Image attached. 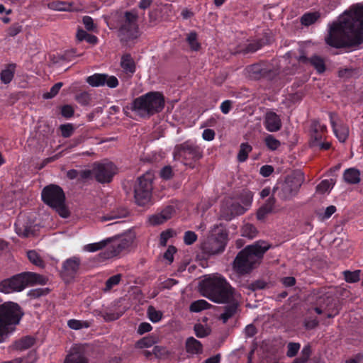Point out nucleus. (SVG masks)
Here are the masks:
<instances>
[{
	"label": "nucleus",
	"instance_id": "f257e3e1",
	"mask_svg": "<svg viewBox=\"0 0 363 363\" xmlns=\"http://www.w3.org/2000/svg\"><path fill=\"white\" fill-rule=\"evenodd\" d=\"M327 45L335 48H357L363 43V5L357 4L328 25L325 38Z\"/></svg>",
	"mask_w": 363,
	"mask_h": 363
},
{
	"label": "nucleus",
	"instance_id": "f03ea898",
	"mask_svg": "<svg viewBox=\"0 0 363 363\" xmlns=\"http://www.w3.org/2000/svg\"><path fill=\"white\" fill-rule=\"evenodd\" d=\"M200 287L201 294L215 303H225L240 298V294L219 274L206 277Z\"/></svg>",
	"mask_w": 363,
	"mask_h": 363
},
{
	"label": "nucleus",
	"instance_id": "7ed1b4c3",
	"mask_svg": "<svg viewBox=\"0 0 363 363\" xmlns=\"http://www.w3.org/2000/svg\"><path fill=\"white\" fill-rule=\"evenodd\" d=\"M136 234L129 230L121 236L110 238L98 242L88 244L83 250L89 252H94L102 250L99 256L101 259H108L118 256L124 250H128L135 242Z\"/></svg>",
	"mask_w": 363,
	"mask_h": 363
},
{
	"label": "nucleus",
	"instance_id": "20e7f679",
	"mask_svg": "<svg viewBox=\"0 0 363 363\" xmlns=\"http://www.w3.org/2000/svg\"><path fill=\"white\" fill-rule=\"evenodd\" d=\"M269 248V245L264 241L246 247L237 255L233 263L234 270L240 274L250 272Z\"/></svg>",
	"mask_w": 363,
	"mask_h": 363
},
{
	"label": "nucleus",
	"instance_id": "39448f33",
	"mask_svg": "<svg viewBox=\"0 0 363 363\" xmlns=\"http://www.w3.org/2000/svg\"><path fill=\"white\" fill-rule=\"evenodd\" d=\"M23 314L21 307L16 303L0 304V343L4 342L13 333Z\"/></svg>",
	"mask_w": 363,
	"mask_h": 363
},
{
	"label": "nucleus",
	"instance_id": "423d86ee",
	"mask_svg": "<svg viewBox=\"0 0 363 363\" xmlns=\"http://www.w3.org/2000/svg\"><path fill=\"white\" fill-rule=\"evenodd\" d=\"M164 106L163 96L158 92H149L133 101V111L138 115L145 117L162 110Z\"/></svg>",
	"mask_w": 363,
	"mask_h": 363
},
{
	"label": "nucleus",
	"instance_id": "0eeeda50",
	"mask_svg": "<svg viewBox=\"0 0 363 363\" xmlns=\"http://www.w3.org/2000/svg\"><path fill=\"white\" fill-rule=\"evenodd\" d=\"M303 182V174L296 172L287 177L284 182H278L273 189V193L282 200H289L297 194Z\"/></svg>",
	"mask_w": 363,
	"mask_h": 363
},
{
	"label": "nucleus",
	"instance_id": "6e6552de",
	"mask_svg": "<svg viewBox=\"0 0 363 363\" xmlns=\"http://www.w3.org/2000/svg\"><path fill=\"white\" fill-rule=\"evenodd\" d=\"M228 234L218 226H215L211 234L201 243V249L207 255H215L222 253L227 245Z\"/></svg>",
	"mask_w": 363,
	"mask_h": 363
},
{
	"label": "nucleus",
	"instance_id": "1a4fd4ad",
	"mask_svg": "<svg viewBox=\"0 0 363 363\" xmlns=\"http://www.w3.org/2000/svg\"><path fill=\"white\" fill-rule=\"evenodd\" d=\"M41 196L43 201L55 208L62 217L67 218L68 216V211L65 205V196L59 186L50 185L45 187Z\"/></svg>",
	"mask_w": 363,
	"mask_h": 363
},
{
	"label": "nucleus",
	"instance_id": "9d476101",
	"mask_svg": "<svg viewBox=\"0 0 363 363\" xmlns=\"http://www.w3.org/2000/svg\"><path fill=\"white\" fill-rule=\"evenodd\" d=\"M201 157L200 148L189 140L177 145L174 148V160L181 161L185 165L190 164L191 161L199 160Z\"/></svg>",
	"mask_w": 363,
	"mask_h": 363
},
{
	"label": "nucleus",
	"instance_id": "9b49d317",
	"mask_svg": "<svg viewBox=\"0 0 363 363\" xmlns=\"http://www.w3.org/2000/svg\"><path fill=\"white\" fill-rule=\"evenodd\" d=\"M152 177L149 173L138 178L135 186L134 193L135 201L139 206H144L150 201L152 189Z\"/></svg>",
	"mask_w": 363,
	"mask_h": 363
},
{
	"label": "nucleus",
	"instance_id": "f8f14e48",
	"mask_svg": "<svg viewBox=\"0 0 363 363\" xmlns=\"http://www.w3.org/2000/svg\"><path fill=\"white\" fill-rule=\"evenodd\" d=\"M34 274L21 273L0 282V292L11 294L22 291L28 286V280Z\"/></svg>",
	"mask_w": 363,
	"mask_h": 363
},
{
	"label": "nucleus",
	"instance_id": "ddd939ff",
	"mask_svg": "<svg viewBox=\"0 0 363 363\" xmlns=\"http://www.w3.org/2000/svg\"><path fill=\"white\" fill-rule=\"evenodd\" d=\"M137 20L138 14L135 12H125V19L119 30L120 36L122 40L127 41L138 38V28Z\"/></svg>",
	"mask_w": 363,
	"mask_h": 363
},
{
	"label": "nucleus",
	"instance_id": "4468645a",
	"mask_svg": "<svg viewBox=\"0 0 363 363\" xmlns=\"http://www.w3.org/2000/svg\"><path fill=\"white\" fill-rule=\"evenodd\" d=\"M245 199L242 201V204L238 202H233L228 208L222 209L221 217L226 220H230L237 216L242 215L247 211L251 206L252 201V194L250 191L245 193Z\"/></svg>",
	"mask_w": 363,
	"mask_h": 363
},
{
	"label": "nucleus",
	"instance_id": "2eb2a0df",
	"mask_svg": "<svg viewBox=\"0 0 363 363\" xmlns=\"http://www.w3.org/2000/svg\"><path fill=\"white\" fill-rule=\"evenodd\" d=\"M116 173V167L112 162L94 164L93 166L94 177L100 183H108Z\"/></svg>",
	"mask_w": 363,
	"mask_h": 363
},
{
	"label": "nucleus",
	"instance_id": "dca6fc26",
	"mask_svg": "<svg viewBox=\"0 0 363 363\" xmlns=\"http://www.w3.org/2000/svg\"><path fill=\"white\" fill-rule=\"evenodd\" d=\"M86 82L91 86L97 87L106 85L109 88H116L118 85V80L115 76L107 74H94L88 77Z\"/></svg>",
	"mask_w": 363,
	"mask_h": 363
},
{
	"label": "nucleus",
	"instance_id": "f3484780",
	"mask_svg": "<svg viewBox=\"0 0 363 363\" xmlns=\"http://www.w3.org/2000/svg\"><path fill=\"white\" fill-rule=\"evenodd\" d=\"M33 228L32 222L26 216L20 215L18 217L15 223V230L19 236L27 238L33 235Z\"/></svg>",
	"mask_w": 363,
	"mask_h": 363
},
{
	"label": "nucleus",
	"instance_id": "a211bd4d",
	"mask_svg": "<svg viewBox=\"0 0 363 363\" xmlns=\"http://www.w3.org/2000/svg\"><path fill=\"white\" fill-rule=\"evenodd\" d=\"M264 125L269 132H277L281 129L282 123L279 115L273 111H267L264 115Z\"/></svg>",
	"mask_w": 363,
	"mask_h": 363
},
{
	"label": "nucleus",
	"instance_id": "6ab92c4d",
	"mask_svg": "<svg viewBox=\"0 0 363 363\" xmlns=\"http://www.w3.org/2000/svg\"><path fill=\"white\" fill-rule=\"evenodd\" d=\"M174 208L172 206H167L160 213L154 214L149 217L148 221L152 225H160L172 218L174 213Z\"/></svg>",
	"mask_w": 363,
	"mask_h": 363
},
{
	"label": "nucleus",
	"instance_id": "aec40b11",
	"mask_svg": "<svg viewBox=\"0 0 363 363\" xmlns=\"http://www.w3.org/2000/svg\"><path fill=\"white\" fill-rule=\"evenodd\" d=\"M330 119L333 132L340 142L344 143L348 137L349 129L347 126L336 123L337 116L335 113H330Z\"/></svg>",
	"mask_w": 363,
	"mask_h": 363
},
{
	"label": "nucleus",
	"instance_id": "412c9836",
	"mask_svg": "<svg viewBox=\"0 0 363 363\" xmlns=\"http://www.w3.org/2000/svg\"><path fill=\"white\" fill-rule=\"evenodd\" d=\"M81 260L77 257H72L67 259L63 263V273L67 276L72 277L78 272Z\"/></svg>",
	"mask_w": 363,
	"mask_h": 363
},
{
	"label": "nucleus",
	"instance_id": "4be33fe9",
	"mask_svg": "<svg viewBox=\"0 0 363 363\" xmlns=\"http://www.w3.org/2000/svg\"><path fill=\"white\" fill-rule=\"evenodd\" d=\"M120 66L123 72L130 77H131L136 70L135 61L131 55L128 53L121 56Z\"/></svg>",
	"mask_w": 363,
	"mask_h": 363
},
{
	"label": "nucleus",
	"instance_id": "5701e85b",
	"mask_svg": "<svg viewBox=\"0 0 363 363\" xmlns=\"http://www.w3.org/2000/svg\"><path fill=\"white\" fill-rule=\"evenodd\" d=\"M185 347L186 352L191 354H199L203 352L202 344L194 337H189L186 339Z\"/></svg>",
	"mask_w": 363,
	"mask_h": 363
},
{
	"label": "nucleus",
	"instance_id": "b1692460",
	"mask_svg": "<svg viewBox=\"0 0 363 363\" xmlns=\"http://www.w3.org/2000/svg\"><path fill=\"white\" fill-rule=\"evenodd\" d=\"M274 204L275 199L274 197L269 198L266 203L258 209L257 212V219L263 220L267 214L273 211Z\"/></svg>",
	"mask_w": 363,
	"mask_h": 363
},
{
	"label": "nucleus",
	"instance_id": "393cba45",
	"mask_svg": "<svg viewBox=\"0 0 363 363\" xmlns=\"http://www.w3.org/2000/svg\"><path fill=\"white\" fill-rule=\"evenodd\" d=\"M343 179L347 184H358L360 182V172L355 168H349L344 172Z\"/></svg>",
	"mask_w": 363,
	"mask_h": 363
},
{
	"label": "nucleus",
	"instance_id": "a878e982",
	"mask_svg": "<svg viewBox=\"0 0 363 363\" xmlns=\"http://www.w3.org/2000/svg\"><path fill=\"white\" fill-rule=\"evenodd\" d=\"M159 339L155 335H147L137 341L135 347L139 349L148 348L157 343Z\"/></svg>",
	"mask_w": 363,
	"mask_h": 363
},
{
	"label": "nucleus",
	"instance_id": "bb28decb",
	"mask_svg": "<svg viewBox=\"0 0 363 363\" xmlns=\"http://www.w3.org/2000/svg\"><path fill=\"white\" fill-rule=\"evenodd\" d=\"M238 301H230V306H226L225 311L220 315V319L223 323H226L229 318L233 317L237 311Z\"/></svg>",
	"mask_w": 363,
	"mask_h": 363
},
{
	"label": "nucleus",
	"instance_id": "cd10ccee",
	"mask_svg": "<svg viewBox=\"0 0 363 363\" xmlns=\"http://www.w3.org/2000/svg\"><path fill=\"white\" fill-rule=\"evenodd\" d=\"M64 363H89V359L84 354L75 352L69 354Z\"/></svg>",
	"mask_w": 363,
	"mask_h": 363
},
{
	"label": "nucleus",
	"instance_id": "c85d7f7f",
	"mask_svg": "<svg viewBox=\"0 0 363 363\" xmlns=\"http://www.w3.org/2000/svg\"><path fill=\"white\" fill-rule=\"evenodd\" d=\"M34 342V338L30 336H26L15 342L13 347L18 350H25L32 347Z\"/></svg>",
	"mask_w": 363,
	"mask_h": 363
},
{
	"label": "nucleus",
	"instance_id": "c756f323",
	"mask_svg": "<svg viewBox=\"0 0 363 363\" xmlns=\"http://www.w3.org/2000/svg\"><path fill=\"white\" fill-rule=\"evenodd\" d=\"M301 61L306 62L308 59L306 57H301ZM308 61H310L311 64L315 68V69L319 72L322 73L325 71V67L323 60L318 56H313L311 57Z\"/></svg>",
	"mask_w": 363,
	"mask_h": 363
},
{
	"label": "nucleus",
	"instance_id": "7c9ffc66",
	"mask_svg": "<svg viewBox=\"0 0 363 363\" xmlns=\"http://www.w3.org/2000/svg\"><path fill=\"white\" fill-rule=\"evenodd\" d=\"M68 327L74 330L89 328L91 325V321L77 319H70L67 321Z\"/></svg>",
	"mask_w": 363,
	"mask_h": 363
},
{
	"label": "nucleus",
	"instance_id": "2f4dec72",
	"mask_svg": "<svg viewBox=\"0 0 363 363\" xmlns=\"http://www.w3.org/2000/svg\"><path fill=\"white\" fill-rule=\"evenodd\" d=\"M15 67L14 65H9L1 71L0 77L3 83L6 84L12 81L14 76Z\"/></svg>",
	"mask_w": 363,
	"mask_h": 363
},
{
	"label": "nucleus",
	"instance_id": "473e14b6",
	"mask_svg": "<svg viewBox=\"0 0 363 363\" xmlns=\"http://www.w3.org/2000/svg\"><path fill=\"white\" fill-rule=\"evenodd\" d=\"M76 37L79 41L86 40L87 43L92 45H95L98 43L96 36L87 33L83 29H79L77 30Z\"/></svg>",
	"mask_w": 363,
	"mask_h": 363
},
{
	"label": "nucleus",
	"instance_id": "72a5a7b5",
	"mask_svg": "<svg viewBox=\"0 0 363 363\" xmlns=\"http://www.w3.org/2000/svg\"><path fill=\"white\" fill-rule=\"evenodd\" d=\"M186 42L191 50L198 51L201 48V44L198 40V35L195 31H191L186 35Z\"/></svg>",
	"mask_w": 363,
	"mask_h": 363
},
{
	"label": "nucleus",
	"instance_id": "f704fd0d",
	"mask_svg": "<svg viewBox=\"0 0 363 363\" xmlns=\"http://www.w3.org/2000/svg\"><path fill=\"white\" fill-rule=\"evenodd\" d=\"M211 304L203 299H200L192 302L189 309L191 312L198 313L209 308Z\"/></svg>",
	"mask_w": 363,
	"mask_h": 363
},
{
	"label": "nucleus",
	"instance_id": "c9c22d12",
	"mask_svg": "<svg viewBox=\"0 0 363 363\" xmlns=\"http://www.w3.org/2000/svg\"><path fill=\"white\" fill-rule=\"evenodd\" d=\"M152 353L157 359H166L169 355L170 352L168 349L164 346L156 345L152 350Z\"/></svg>",
	"mask_w": 363,
	"mask_h": 363
},
{
	"label": "nucleus",
	"instance_id": "e433bc0d",
	"mask_svg": "<svg viewBox=\"0 0 363 363\" xmlns=\"http://www.w3.org/2000/svg\"><path fill=\"white\" fill-rule=\"evenodd\" d=\"M252 151V147L247 143H242L240 147V150L238 154V160L240 162H245L247 157L248 154Z\"/></svg>",
	"mask_w": 363,
	"mask_h": 363
},
{
	"label": "nucleus",
	"instance_id": "4c0bfd02",
	"mask_svg": "<svg viewBox=\"0 0 363 363\" xmlns=\"http://www.w3.org/2000/svg\"><path fill=\"white\" fill-rule=\"evenodd\" d=\"M257 233L256 228L250 223H245L242 227L241 234L243 237L253 238L256 236Z\"/></svg>",
	"mask_w": 363,
	"mask_h": 363
},
{
	"label": "nucleus",
	"instance_id": "58836bf2",
	"mask_svg": "<svg viewBox=\"0 0 363 363\" xmlns=\"http://www.w3.org/2000/svg\"><path fill=\"white\" fill-rule=\"evenodd\" d=\"M320 17L318 12L306 13L301 18V22L303 25L308 26L314 23Z\"/></svg>",
	"mask_w": 363,
	"mask_h": 363
},
{
	"label": "nucleus",
	"instance_id": "ea45409f",
	"mask_svg": "<svg viewBox=\"0 0 363 363\" xmlns=\"http://www.w3.org/2000/svg\"><path fill=\"white\" fill-rule=\"evenodd\" d=\"M128 215V211L125 208L118 209L117 211H113L108 215H106L101 218L103 221L111 220L116 218H123Z\"/></svg>",
	"mask_w": 363,
	"mask_h": 363
},
{
	"label": "nucleus",
	"instance_id": "a19ab883",
	"mask_svg": "<svg viewBox=\"0 0 363 363\" xmlns=\"http://www.w3.org/2000/svg\"><path fill=\"white\" fill-rule=\"evenodd\" d=\"M264 143L266 146L271 150H276L281 145L280 141L272 135H267L264 138Z\"/></svg>",
	"mask_w": 363,
	"mask_h": 363
},
{
	"label": "nucleus",
	"instance_id": "79ce46f5",
	"mask_svg": "<svg viewBox=\"0 0 363 363\" xmlns=\"http://www.w3.org/2000/svg\"><path fill=\"white\" fill-rule=\"evenodd\" d=\"M27 256L30 262L33 264L43 267L44 266L43 260L41 259L38 253L35 250H30L27 252Z\"/></svg>",
	"mask_w": 363,
	"mask_h": 363
},
{
	"label": "nucleus",
	"instance_id": "37998d69",
	"mask_svg": "<svg viewBox=\"0 0 363 363\" xmlns=\"http://www.w3.org/2000/svg\"><path fill=\"white\" fill-rule=\"evenodd\" d=\"M147 316L152 323H157L161 320L162 313L160 311L156 310L153 306H149L147 308Z\"/></svg>",
	"mask_w": 363,
	"mask_h": 363
},
{
	"label": "nucleus",
	"instance_id": "c03bdc74",
	"mask_svg": "<svg viewBox=\"0 0 363 363\" xmlns=\"http://www.w3.org/2000/svg\"><path fill=\"white\" fill-rule=\"evenodd\" d=\"M195 335L199 338H203L208 336L211 333V329L205 327L202 324H196L194 328Z\"/></svg>",
	"mask_w": 363,
	"mask_h": 363
},
{
	"label": "nucleus",
	"instance_id": "a18cd8bd",
	"mask_svg": "<svg viewBox=\"0 0 363 363\" xmlns=\"http://www.w3.org/2000/svg\"><path fill=\"white\" fill-rule=\"evenodd\" d=\"M345 279L349 283H355L359 280L360 271L356 270L354 272L345 271L343 272Z\"/></svg>",
	"mask_w": 363,
	"mask_h": 363
},
{
	"label": "nucleus",
	"instance_id": "49530a36",
	"mask_svg": "<svg viewBox=\"0 0 363 363\" xmlns=\"http://www.w3.org/2000/svg\"><path fill=\"white\" fill-rule=\"evenodd\" d=\"M334 184L335 182L333 179H325L318 185L317 190L323 194L330 190Z\"/></svg>",
	"mask_w": 363,
	"mask_h": 363
},
{
	"label": "nucleus",
	"instance_id": "de8ad7c7",
	"mask_svg": "<svg viewBox=\"0 0 363 363\" xmlns=\"http://www.w3.org/2000/svg\"><path fill=\"white\" fill-rule=\"evenodd\" d=\"M60 129L61 130V134L64 138L70 137L74 131V127L72 123L61 125L60 126Z\"/></svg>",
	"mask_w": 363,
	"mask_h": 363
},
{
	"label": "nucleus",
	"instance_id": "09e8293b",
	"mask_svg": "<svg viewBox=\"0 0 363 363\" xmlns=\"http://www.w3.org/2000/svg\"><path fill=\"white\" fill-rule=\"evenodd\" d=\"M174 234V231L171 229L162 232L160 237V244L163 247L166 246L168 240L172 238Z\"/></svg>",
	"mask_w": 363,
	"mask_h": 363
},
{
	"label": "nucleus",
	"instance_id": "8fccbe9b",
	"mask_svg": "<svg viewBox=\"0 0 363 363\" xmlns=\"http://www.w3.org/2000/svg\"><path fill=\"white\" fill-rule=\"evenodd\" d=\"M62 85L63 84L62 82L56 83L54 86H52L50 91L43 94V97L47 99L53 98L57 94Z\"/></svg>",
	"mask_w": 363,
	"mask_h": 363
},
{
	"label": "nucleus",
	"instance_id": "3c124183",
	"mask_svg": "<svg viewBox=\"0 0 363 363\" xmlns=\"http://www.w3.org/2000/svg\"><path fill=\"white\" fill-rule=\"evenodd\" d=\"M121 279V274H116V275L112 276L110 278H108L106 282L105 290L111 289L114 286H116L117 284H119Z\"/></svg>",
	"mask_w": 363,
	"mask_h": 363
},
{
	"label": "nucleus",
	"instance_id": "603ef678",
	"mask_svg": "<svg viewBox=\"0 0 363 363\" xmlns=\"http://www.w3.org/2000/svg\"><path fill=\"white\" fill-rule=\"evenodd\" d=\"M326 130V125L321 123L320 121H314L312 122L311 127V132L312 133H325Z\"/></svg>",
	"mask_w": 363,
	"mask_h": 363
},
{
	"label": "nucleus",
	"instance_id": "864d4df0",
	"mask_svg": "<svg viewBox=\"0 0 363 363\" xmlns=\"http://www.w3.org/2000/svg\"><path fill=\"white\" fill-rule=\"evenodd\" d=\"M197 240L196 234L193 231H186L184 235V242L186 245H190Z\"/></svg>",
	"mask_w": 363,
	"mask_h": 363
},
{
	"label": "nucleus",
	"instance_id": "5fc2aeb1",
	"mask_svg": "<svg viewBox=\"0 0 363 363\" xmlns=\"http://www.w3.org/2000/svg\"><path fill=\"white\" fill-rule=\"evenodd\" d=\"M300 347H301V345L299 343L290 342L287 347H288V350H287V353H286L287 356L289 357H294L298 352Z\"/></svg>",
	"mask_w": 363,
	"mask_h": 363
},
{
	"label": "nucleus",
	"instance_id": "6e6d98bb",
	"mask_svg": "<svg viewBox=\"0 0 363 363\" xmlns=\"http://www.w3.org/2000/svg\"><path fill=\"white\" fill-rule=\"evenodd\" d=\"M324 133H312L311 132V145L312 147H315L323 139Z\"/></svg>",
	"mask_w": 363,
	"mask_h": 363
},
{
	"label": "nucleus",
	"instance_id": "4d7b16f0",
	"mask_svg": "<svg viewBox=\"0 0 363 363\" xmlns=\"http://www.w3.org/2000/svg\"><path fill=\"white\" fill-rule=\"evenodd\" d=\"M24 274H31L35 275L34 277H30V279L28 280V284L29 283H39L41 284H45L46 283L45 278L40 276V274L33 272H24Z\"/></svg>",
	"mask_w": 363,
	"mask_h": 363
},
{
	"label": "nucleus",
	"instance_id": "13d9d810",
	"mask_svg": "<svg viewBox=\"0 0 363 363\" xmlns=\"http://www.w3.org/2000/svg\"><path fill=\"white\" fill-rule=\"evenodd\" d=\"M82 21L86 30L93 31L96 29V25L94 23V20L91 17L88 16H84Z\"/></svg>",
	"mask_w": 363,
	"mask_h": 363
},
{
	"label": "nucleus",
	"instance_id": "bf43d9fd",
	"mask_svg": "<svg viewBox=\"0 0 363 363\" xmlns=\"http://www.w3.org/2000/svg\"><path fill=\"white\" fill-rule=\"evenodd\" d=\"M70 5L63 1H58L52 4L50 8L56 11H70Z\"/></svg>",
	"mask_w": 363,
	"mask_h": 363
},
{
	"label": "nucleus",
	"instance_id": "052dcab7",
	"mask_svg": "<svg viewBox=\"0 0 363 363\" xmlns=\"http://www.w3.org/2000/svg\"><path fill=\"white\" fill-rule=\"evenodd\" d=\"M76 100L82 105H86L91 101V97L87 92H82L76 96Z\"/></svg>",
	"mask_w": 363,
	"mask_h": 363
},
{
	"label": "nucleus",
	"instance_id": "680f3d73",
	"mask_svg": "<svg viewBox=\"0 0 363 363\" xmlns=\"http://www.w3.org/2000/svg\"><path fill=\"white\" fill-rule=\"evenodd\" d=\"M176 252L177 250L175 247L172 245L169 246L164 255V259H166L169 263H172L174 260V255Z\"/></svg>",
	"mask_w": 363,
	"mask_h": 363
},
{
	"label": "nucleus",
	"instance_id": "e2e57ef3",
	"mask_svg": "<svg viewBox=\"0 0 363 363\" xmlns=\"http://www.w3.org/2000/svg\"><path fill=\"white\" fill-rule=\"evenodd\" d=\"M152 330V325L149 323H142L139 325L138 328V333L143 335L145 333H148Z\"/></svg>",
	"mask_w": 363,
	"mask_h": 363
},
{
	"label": "nucleus",
	"instance_id": "0e129e2a",
	"mask_svg": "<svg viewBox=\"0 0 363 363\" xmlns=\"http://www.w3.org/2000/svg\"><path fill=\"white\" fill-rule=\"evenodd\" d=\"M172 169L170 166H166L160 171V176L164 179H169L172 177Z\"/></svg>",
	"mask_w": 363,
	"mask_h": 363
},
{
	"label": "nucleus",
	"instance_id": "69168bd1",
	"mask_svg": "<svg viewBox=\"0 0 363 363\" xmlns=\"http://www.w3.org/2000/svg\"><path fill=\"white\" fill-rule=\"evenodd\" d=\"M62 115L65 118H70L74 114V108L69 105L64 106L61 110Z\"/></svg>",
	"mask_w": 363,
	"mask_h": 363
},
{
	"label": "nucleus",
	"instance_id": "338daca9",
	"mask_svg": "<svg viewBox=\"0 0 363 363\" xmlns=\"http://www.w3.org/2000/svg\"><path fill=\"white\" fill-rule=\"evenodd\" d=\"M215 132L212 129H205L202 133V138L204 140L211 141L215 138Z\"/></svg>",
	"mask_w": 363,
	"mask_h": 363
},
{
	"label": "nucleus",
	"instance_id": "774afa93",
	"mask_svg": "<svg viewBox=\"0 0 363 363\" xmlns=\"http://www.w3.org/2000/svg\"><path fill=\"white\" fill-rule=\"evenodd\" d=\"M336 211V207L335 206H328L324 213L320 215L322 219L329 218Z\"/></svg>",
	"mask_w": 363,
	"mask_h": 363
}]
</instances>
